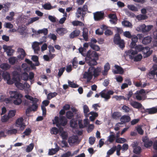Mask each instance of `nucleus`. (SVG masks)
I'll list each match as a JSON object with an SVG mask.
<instances>
[{"mask_svg": "<svg viewBox=\"0 0 157 157\" xmlns=\"http://www.w3.org/2000/svg\"><path fill=\"white\" fill-rule=\"evenodd\" d=\"M2 76L5 80L7 81V83L8 84L11 85L14 82L12 78H11L10 74L7 72H4L2 75Z\"/></svg>", "mask_w": 157, "mask_h": 157, "instance_id": "nucleus-9", "label": "nucleus"}, {"mask_svg": "<svg viewBox=\"0 0 157 157\" xmlns=\"http://www.w3.org/2000/svg\"><path fill=\"white\" fill-rule=\"evenodd\" d=\"M53 123L54 124H56V126L58 127L60 126L59 119L58 117L56 116L54 118V121H53Z\"/></svg>", "mask_w": 157, "mask_h": 157, "instance_id": "nucleus-50", "label": "nucleus"}, {"mask_svg": "<svg viewBox=\"0 0 157 157\" xmlns=\"http://www.w3.org/2000/svg\"><path fill=\"white\" fill-rule=\"evenodd\" d=\"M60 124V125L64 126L66 125L67 123V119L64 116H62L59 119Z\"/></svg>", "mask_w": 157, "mask_h": 157, "instance_id": "nucleus-28", "label": "nucleus"}, {"mask_svg": "<svg viewBox=\"0 0 157 157\" xmlns=\"http://www.w3.org/2000/svg\"><path fill=\"white\" fill-rule=\"evenodd\" d=\"M80 33V31L79 30L75 29L69 35V38L70 39H73L75 37L78 36Z\"/></svg>", "mask_w": 157, "mask_h": 157, "instance_id": "nucleus-18", "label": "nucleus"}, {"mask_svg": "<svg viewBox=\"0 0 157 157\" xmlns=\"http://www.w3.org/2000/svg\"><path fill=\"white\" fill-rule=\"evenodd\" d=\"M141 148L140 146L136 147L134 148L133 152L136 154H139L141 152Z\"/></svg>", "mask_w": 157, "mask_h": 157, "instance_id": "nucleus-54", "label": "nucleus"}, {"mask_svg": "<svg viewBox=\"0 0 157 157\" xmlns=\"http://www.w3.org/2000/svg\"><path fill=\"white\" fill-rule=\"evenodd\" d=\"M153 70L150 71L148 74L150 77H154L157 72V64H154L152 67Z\"/></svg>", "mask_w": 157, "mask_h": 157, "instance_id": "nucleus-19", "label": "nucleus"}, {"mask_svg": "<svg viewBox=\"0 0 157 157\" xmlns=\"http://www.w3.org/2000/svg\"><path fill=\"white\" fill-rule=\"evenodd\" d=\"M126 55L128 56L131 59H134L135 61H139L141 60L142 56L141 54H139L134 57V56L137 54L136 51H134L131 49L128 50L125 52Z\"/></svg>", "mask_w": 157, "mask_h": 157, "instance_id": "nucleus-3", "label": "nucleus"}, {"mask_svg": "<svg viewBox=\"0 0 157 157\" xmlns=\"http://www.w3.org/2000/svg\"><path fill=\"white\" fill-rule=\"evenodd\" d=\"M130 104L134 108L138 109H139L143 107L140 103L132 100L130 101Z\"/></svg>", "mask_w": 157, "mask_h": 157, "instance_id": "nucleus-16", "label": "nucleus"}, {"mask_svg": "<svg viewBox=\"0 0 157 157\" xmlns=\"http://www.w3.org/2000/svg\"><path fill=\"white\" fill-rule=\"evenodd\" d=\"M115 138L116 137L114 134L110 135L108 137L107 141L111 143L114 141Z\"/></svg>", "mask_w": 157, "mask_h": 157, "instance_id": "nucleus-37", "label": "nucleus"}, {"mask_svg": "<svg viewBox=\"0 0 157 157\" xmlns=\"http://www.w3.org/2000/svg\"><path fill=\"white\" fill-rule=\"evenodd\" d=\"M37 33L39 34L43 33L44 35H46L48 33V30L47 29L44 28L42 29L38 30Z\"/></svg>", "mask_w": 157, "mask_h": 157, "instance_id": "nucleus-45", "label": "nucleus"}, {"mask_svg": "<svg viewBox=\"0 0 157 157\" xmlns=\"http://www.w3.org/2000/svg\"><path fill=\"white\" fill-rule=\"evenodd\" d=\"M10 119L8 116L6 115H5L1 117V121L3 122H7L9 119Z\"/></svg>", "mask_w": 157, "mask_h": 157, "instance_id": "nucleus-51", "label": "nucleus"}, {"mask_svg": "<svg viewBox=\"0 0 157 157\" xmlns=\"http://www.w3.org/2000/svg\"><path fill=\"white\" fill-rule=\"evenodd\" d=\"M59 130L58 128L56 127L52 128L51 130V133L52 134L56 135L58 133Z\"/></svg>", "mask_w": 157, "mask_h": 157, "instance_id": "nucleus-61", "label": "nucleus"}, {"mask_svg": "<svg viewBox=\"0 0 157 157\" xmlns=\"http://www.w3.org/2000/svg\"><path fill=\"white\" fill-rule=\"evenodd\" d=\"M19 51L21 53V54L18 58H20L22 59L24 58L26 55V53L25 50L22 48L19 49Z\"/></svg>", "mask_w": 157, "mask_h": 157, "instance_id": "nucleus-40", "label": "nucleus"}, {"mask_svg": "<svg viewBox=\"0 0 157 157\" xmlns=\"http://www.w3.org/2000/svg\"><path fill=\"white\" fill-rule=\"evenodd\" d=\"M144 113H148V114H152L157 113V108L153 107L151 108L147 109L144 110Z\"/></svg>", "mask_w": 157, "mask_h": 157, "instance_id": "nucleus-17", "label": "nucleus"}, {"mask_svg": "<svg viewBox=\"0 0 157 157\" xmlns=\"http://www.w3.org/2000/svg\"><path fill=\"white\" fill-rule=\"evenodd\" d=\"M136 18L139 20H141L146 19L147 18V17L145 14H140L137 15Z\"/></svg>", "mask_w": 157, "mask_h": 157, "instance_id": "nucleus-38", "label": "nucleus"}, {"mask_svg": "<svg viewBox=\"0 0 157 157\" xmlns=\"http://www.w3.org/2000/svg\"><path fill=\"white\" fill-rule=\"evenodd\" d=\"M9 61L10 64L11 65H14L16 62L17 61V59L16 57H12L9 59Z\"/></svg>", "mask_w": 157, "mask_h": 157, "instance_id": "nucleus-42", "label": "nucleus"}, {"mask_svg": "<svg viewBox=\"0 0 157 157\" xmlns=\"http://www.w3.org/2000/svg\"><path fill=\"white\" fill-rule=\"evenodd\" d=\"M113 42L115 44L119 45V47L123 48L125 47V43L123 40H121L120 34L116 33L113 38Z\"/></svg>", "mask_w": 157, "mask_h": 157, "instance_id": "nucleus-5", "label": "nucleus"}, {"mask_svg": "<svg viewBox=\"0 0 157 157\" xmlns=\"http://www.w3.org/2000/svg\"><path fill=\"white\" fill-rule=\"evenodd\" d=\"M152 25H148L146 26L144 24L139 25L137 27V30L143 33L147 32L150 31L153 28Z\"/></svg>", "mask_w": 157, "mask_h": 157, "instance_id": "nucleus-6", "label": "nucleus"}, {"mask_svg": "<svg viewBox=\"0 0 157 157\" xmlns=\"http://www.w3.org/2000/svg\"><path fill=\"white\" fill-rule=\"evenodd\" d=\"M72 65L73 67L75 68H76L77 67V65L78 64V62L77 61V58H74L72 62Z\"/></svg>", "mask_w": 157, "mask_h": 157, "instance_id": "nucleus-63", "label": "nucleus"}, {"mask_svg": "<svg viewBox=\"0 0 157 157\" xmlns=\"http://www.w3.org/2000/svg\"><path fill=\"white\" fill-rule=\"evenodd\" d=\"M25 97L26 99L32 101V102H33L34 101H36V102L38 101H39L38 99L37 98H33L32 96L29 95H25Z\"/></svg>", "mask_w": 157, "mask_h": 157, "instance_id": "nucleus-41", "label": "nucleus"}, {"mask_svg": "<svg viewBox=\"0 0 157 157\" xmlns=\"http://www.w3.org/2000/svg\"><path fill=\"white\" fill-rule=\"evenodd\" d=\"M29 75L28 74L25 72L23 73L21 75V79L24 81H27L28 80Z\"/></svg>", "mask_w": 157, "mask_h": 157, "instance_id": "nucleus-53", "label": "nucleus"}, {"mask_svg": "<svg viewBox=\"0 0 157 157\" xmlns=\"http://www.w3.org/2000/svg\"><path fill=\"white\" fill-rule=\"evenodd\" d=\"M114 92L112 90H109L106 93L101 91L100 92V94L101 98H104L105 101H107L110 98V95L113 94Z\"/></svg>", "mask_w": 157, "mask_h": 157, "instance_id": "nucleus-10", "label": "nucleus"}, {"mask_svg": "<svg viewBox=\"0 0 157 157\" xmlns=\"http://www.w3.org/2000/svg\"><path fill=\"white\" fill-rule=\"evenodd\" d=\"M59 151L58 148L54 149L52 148L51 149H49L48 153L49 155H52L56 153Z\"/></svg>", "mask_w": 157, "mask_h": 157, "instance_id": "nucleus-44", "label": "nucleus"}, {"mask_svg": "<svg viewBox=\"0 0 157 157\" xmlns=\"http://www.w3.org/2000/svg\"><path fill=\"white\" fill-rule=\"evenodd\" d=\"M128 7L129 10L132 11H138L137 8L133 5H128Z\"/></svg>", "mask_w": 157, "mask_h": 157, "instance_id": "nucleus-56", "label": "nucleus"}, {"mask_svg": "<svg viewBox=\"0 0 157 157\" xmlns=\"http://www.w3.org/2000/svg\"><path fill=\"white\" fill-rule=\"evenodd\" d=\"M88 10L87 6L86 5H84L82 7H78L76 13V17L78 18L80 17L81 15L82 17L81 18V20L83 21L84 17L86 14V11Z\"/></svg>", "mask_w": 157, "mask_h": 157, "instance_id": "nucleus-4", "label": "nucleus"}, {"mask_svg": "<svg viewBox=\"0 0 157 157\" xmlns=\"http://www.w3.org/2000/svg\"><path fill=\"white\" fill-rule=\"evenodd\" d=\"M72 24L74 26H84V25L82 22L78 21H75L72 22Z\"/></svg>", "mask_w": 157, "mask_h": 157, "instance_id": "nucleus-34", "label": "nucleus"}, {"mask_svg": "<svg viewBox=\"0 0 157 157\" xmlns=\"http://www.w3.org/2000/svg\"><path fill=\"white\" fill-rule=\"evenodd\" d=\"M122 24L124 26L127 27H130L132 26L131 23L128 21H123L122 22Z\"/></svg>", "mask_w": 157, "mask_h": 157, "instance_id": "nucleus-62", "label": "nucleus"}, {"mask_svg": "<svg viewBox=\"0 0 157 157\" xmlns=\"http://www.w3.org/2000/svg\"><path fill=\"white\" fill-rule=\"evenodd\" d=\"M142 52L144 58L149 56L152 53V51H151L150 49L147 47H144Z\"/></svg>", "mask_w": 157, "mask_h": 157, "instance_id": "nucleus-12", "label": "nucleus"}, {"mask_svg": "<svg viewBox=\"0 0 157 157\" xmlns=\"http://www.w3.org/2000/svg\"><path fill=\"white\" fill-rule=\"evenodd\" d=\"M34 146V144L33 143L30 144L26 149V151L28 152L31 151L33 148Z\"/></svg>", "mask_w": 157, "mask_h": 157, "instance_id": "nucleus-47", "label": "nucleus"}, {"mask_svg": "<svg viewBox=\"0 0 157 157\" xmlns=\"http://www.w3.org/2000/svg\"><path fill=\"white\" fill-rule=\"evenodd\" d=\"M93 76V74L91 71H90L89 68L87 72H85L83 77L84 78L86 79L87 82H89L92 79Z\"/></svg>", "mask_w": 157, "mask_h": 157, "instance_id": "nucleus-13", "label": "nucleus"}, {"mask_svg": "<svg viewBox=\"0 0 157 157\" xmlns=\"http://www.w3.org/2000/svg\"><path fill=\"white\" fill-rule=\"evenodd\" d=\"M82 36L84 40L87 41L88 40V29L86 28L83 29Z\"/></svg>", "mask_w": 157, "mask_h": 157, "instance_id": "nucleus-26", "label": "nucleus"}, {"mask_svg": "<svg viewBox=\"0 0 157 157\" xmlns=\"http://www.w3.org/2000/svg\"><path fill=\"white\" fill-rule=\"evenodd\" d=\"M68 83L69 86L72 88H76L78 87L79 86L78 85L75 84L73 82H72L69 80L68 81Z\"/></svg>", "mask_w": 157, "mask_h": 157, "instance_id": "nucleus-49", "label": "nucleus"}, {"mask_svg": "<svg viewBox=\"0 0 157 157\" xmlns=\"http://www.w3.org/2000/svg\"><path fill=\"white\" fill-rule=\"evenodd\" d=\"M89 46L92 49L95 51H98L100 49V47L98 45L95 44L91 42L89 43Z\"/></svg>", "mask_w": 157, "mask_h": 157, "instance_id": "nucleus-31", "label": "nucleus"}, {"mask_svg": "<svg viewBox=\"0 0 157 157\" xmlns=\"http://www.w3.org/2000/svg\"><path fill=\"white\" fill-rule=\"evenodd\" d=\"M57 94V93L55 92L50 93L47 94V99L50 100L52 98L56 97Z\"/></svg>", "mask_w": 157, "mask_h": 157, "instance_id": "nucleus-35", "label": "nucleus"}, {"mask_svg": "<svg viewBox=\"0 0 157 157\" xmlns=\"http://www.w3.org/2000/svg\"><path fill=\"white\" fill-rule=\"evenodd\" d=\"M144 47L142 45H137L135 47L136 50L135 51H136L137 52H142Z\"/></svg>", "mask_w": 157, "mask_h": 157, "instance_id": "nucleus-55", "label": "nucleus"}, {"mask_svg": "<svg viewBox=\"0 0 157 157\" xmlns=\"http://www.w3.org/2000/svg\"><path fill=\"white\" fill-rule=\"evenodd\" d=\"M57 33L60 36H62L67 33L66 29L63 28H58L56 30Z\"/></svg>", "mask_w": 157, "mask_h": 157, "instance_id": "nucleus-20", "label": "nucleus"}, {"mask_svg": "<svg viewBox=\"0 0 157 157\" xmlns=\"http://www.w3.org/2000/svg\"><path fill=\"white\" fill-rule=\"evenodd\" d=\"M116 146H113L110 149H109L107 152V154L108 155H112L116 151Z\"/></svg>", "mask_w": 157, "mask_h": 157, "instance_id": "nucleus-52", "label": "nucleus"}, {"mask_svg": "<svg viewBox=\"0 0 157 157\" xmlns=\"http://www.w3.org/2000/svg\"><path fill=\"white\" fill-rule=\"evenodd\" d=\"M116 141L118 143H123L126 141V140L124 138H120L117 139L116 140Z\"/></svg>", "mask_w": 157, "mask_h": 157, "instance_id": "nucleus-59", "label": "nucleus"}, {"mask_svg": "<svg viewBox=\"0 0 157 157\" xmlns=\"http://www.w3.org/2000/svg\"><path fill=\"white\" fill-rule=\"evenodd\" d=\"M23 119L22 117H20L18 118L16 122V126L17 127H19V129L23 130L25 127V125L23 123Z\"/></svg>", "mask_w": 157, "mask_h": 157, "instance_id": "nucleus-11", "label": "nucleus"}, {"mask_svg": "<svg viewBox=\"0 0 157 157\" xmlns=\"http://www.w3.org/2000/svg\"><path fill=\"white\" fill-rule=\"evenodd\" d=\"M17 132V130L16 129H13L11 130H8L7 131V133L10 135L13 134H15Z\"/></svg>", "mask_w": 157, "mask_h": 157, "instance_id": "nucleus-58", "label": "nucleus"}, {"mask_svg": "<svg viewBox=\"0 0 157 157\" xmlns=\"http://www.w3.org/2000/svg\"><path fill=\"white\" fill-rule=\"evenodd\" d=\"M86 62L90 66L98 64L97 60L99 59V56L95 51L89 50L87 52L85 58Z\"/></svg>", "mask_w": 157, "mask_h": 157, "instance_id": "nucleus-1", "label": "nucleus"}, {"mask_svg": "<svg viewBox=\"0 0 157 157\" xmlns=\"http://www.w3.org/2000/svg\"><path fill=\"white\" fill-rule=\"evenodd\" d=\"M114 67L117 69V70H115L113 71L114 74H122L124 72L123 69L120 66L117 65H115Z\"/></svg>", "mask_w": 157, "mask_h": 157, "instance_id": "nucleus-22", "label": "nucleus"}, {"mask_svg": "<svg viewBox=\"0 0 157 157\" xmlns=\"http://www.w3.org/2000/svg\"><path fill=\"white\" fill-rule=\"evenodd\" d=\"M78 137L76 136H73L68 138V142L71 145L77 142L78 140Z\"/></svg>", "mask_w": 157, "mask_h": 157, "instance_id": "nucleus-21", "label": "nucleus"}, {"mask_svg": "<svg viewBox=\"0 0 157 157\" xmlns=\"http://www.w3.org/2000/svg\"><path fill=\"white\" fill-rule=\"evenodd\" d=\"M39 18L37 17L30 18L28 21V24L29 25L32 23L33 22L38 20Z\"/></svg>", "mask_w": 157, "mask_h": 157, "instance_id": "nucleus-46", "label": "nucleus"}, {"mask_svg": "<svg viewBox=\"0 0 157 157\" xmlns=\"http://www.w3.org/2000/svg\"><path fill=\"white\" fill-rule=\"evenodd\" d=\"M65 67H61L59 69V72L58 74V75L59 77H60L63 75V72L65 71Z\"/></svg>", "mask_w": 157, "mask_h": 157, "instance_id": "nucleus-57", "label": "nucleus"}, {"mask_svg": "<svg viewBox=\"0 0 157 157\" xmlns=\"http://www.w3.org/2000/svg\"><path fill=\"white\" fill-rule=\"evenodd\" d=\"M94 18L95 21H97L103 20L105 17L104 13L102 11H97L93 13Z\"/></svg>", "mask_w": 157, "mask_h": 157, "instance_id": "nucleus-7", "label": "nucleus"}, {"mask_svg": "<svg viewBox=\"0 0 157 157\" xmlns=\"http://www.w3.org/2000/svg\"><path fill=\"white\" fill-rule=\"evenodd\" d=\"M38 101H34L33 102H32L33 103L32 105L31 106L32 110L33 111H36L37 110L38 107V104L37 103Z\"/></svg>", "mask_w": 157, "mask_h": 157, "instance_id": "nucleus-32", "label": "nucleus"}, {"mask_svg": "<svg viewBox=\"0 0 157 157\" xmlns=\"http://www.w3.org/2000/svg\"><path fill=\"white\" fill-rule=\"evenodd\" d=\"M70 126L73 128H75L77 126V123L74 119H71L70 121Z\"/></svg>", "mask_w": 157, "mask_h": 157, "instance_id": "nucleus-43", "label": "nucleus"}, {"mask_svg": "<svg viewBox=\"0 0 157 157\" xmlns=\"http://www.w3.org/2000/svg\"><path fill=\"white\" fill-rule=\"evenodd\" d=\"M46 37L45 36H44L42 40H43V41H40V42H35L33 43V44L32 45V47L33 48H36L39 47V44H42L43 42H46Z\"/></svg>", "mask_w": 157, "mask_h": 157, "instance_id": "nucleus-25", "label": "nucleus"}, {"mask_svg": "<svg viewBox=\"0 0 157 157\" xmlns=\"http://www.w3.org/2000/svg\"><path fill=\"white\" fill-rule=\"evenodd\" d=\"M12 73L13 75L12 79L14 83L15 81H21L20 75L18 72L17 71H14Z\"/></svg>", "mask_w": 157, "mask_h": 157, "instance_id": "nucleus-15", "label": "nucleus"}, {"mask_svg": "<svg viewBox=\"0 0 157 157\" xmlns=\"http://www.w3.org/2000/svg\"><path fill=\"white\" fill-rule=\"evenodd\" d=\"M124 36L128 38H131L132 37L129 31H126L124 33Z\"/></svg>", "mask_w": 157, "mask_h": 157, "instance_id": "nucleus-60", "label": "nucleus"}, {"mask_svg": "<svg viewBox=\"0 0 157 157\" xmlns=\"http://www.w3.org/2000/svg\"><path fill=\"white\" fill-rule=\"evenodd\" d=\"M152 40L151 37L148 36L144 37L142 40V43L144 44H150Z\"/></svg>", "mask_w": 157, "mask_h": 157, "instance_id": "nucleus-24", "label": "nucleus"}, {"mask_svg": "<svg viewBox=\"0 0 157 157\" xmlns=\"http://www.w3.org/2000/svg\"><path fill=\"white\" fill-rule=\"evenodd\" d=\"M89 70L90 71L94 77H97L98 76L101 72V67H97L95 68L94 67L91 66L89 68Z\"/></svg>", "mask_w": 157, "mask_h": 157, "instance_id": "nucleus-8", "label": "nucleus"}, {"mask_svg": "<svg viewBox=\"0 0 157 157\" xmlns=\"http://www.w3.org/2000/svg\"><path fill=\"white\" fill-rule=\"evenodd\" d=\"M3 48L4 49V51L6 52V53L8 56H11L13 55L14 51L10 47L4 45L3 46Z\"/></svg>", "mask_w": 157, "mask_h": 157, "instance_id": "nucleus-14", "label": "nucleus"}, {"mask_svg": "<svg viewBox=\"0 0 157 157\" xmlns=\"http://www.w3.org/2000/svg\"><path fill=\"white\" fill-rule=\"evenodd\" d=\"M121 115V113L120 112H114L112 115V117L113 119L115 120H118Z\"/></svg>", "mask_w": 157, "mask_h": 157, "instance_id": "nucleus-27", "label": "nucleus"}, {"mask_svg": "<svg viewBox=\"0 0 157 157\" xmlns=\"http://www.w3.org/2000/svg\"><path fill=\"white\" fill-rule=\"evenodd\" d=\"M120 120L123 123H124L130 121L131 118L128 115H123L121 117Z\"/></svg>", "mask_w": 157, "mask_h": 157, "instance_id": "nucleus-23", "label": "nucleus"}, {"mask_svg": "<svg viewBox=\"0 0 157 157\" xmlns=\"http://www.w3.org/2000/svg\"><path fill=\"white\" fill-rule=\"evenodd\" d=\"M66 117L67 119H71L74 117V114L72 112L69 111L66 113Z\"/></svg>", "mask_w": 157, "mask_h": 157, "instance_id": "nucleus-36", "label": "nucleus"}, {"mask_svg": "<svg viewBox=\"0 0 157 157\" xmlns=\"http://www.w3.org/2000/svg\"><path fill=\"white\" fill-rule=\"evenodd\" d=\"M110 68V66L109 63H106L104 66V71L102 72V74L103 75H106Z\"/></svg>", "mask_w": 157, "mask_h": 157, "instance_id": "nucleus-30", "label": "nucleus"}, {"mask_svg": "<svg viewBox=\"0 0 157 157\" xmlns=\"http://www.w3.org/2000/svg\"><path fill=\"white\" fill-rule=\"evenodd\" d=\"M10 67L11 66L7 63H2L0 65V67L4 70H9Z\"/></svg>", "mask_w": 157, "mask_h": 157, "instance_id": "nucleus-29", "label": "nucleus"}, {"mask_svg": "<svg viewBox=\"0 0 157 157\" xmlns=\"http://www.w3.org/2000/svg\"><path fill=\"white\" fill-rule=\"evenodd\" d=\"M16 113V111L15 110H10L8 113V115L10 118H11L15 116Z\"/></svg>", "mask_w": 157, "mask_h": 157, "instance_id": "nucleus-39", "label": "nucleus"}, {"mask_svg": "<svg viewBox=\"0 0 157 157\" xmlns=\"http://www.w3.org/2000/svg\"><path fill=\"white\" fill-rule=\"evenodd\" d=\"M9 94L11 98L15 99L13 101L14 104L19 105L21 103L23 96L21 94L16 91H10Z\"/></svg>", "mask_w": 157, "mask_h": 157, "instance_id": "nucleus-2", "label": "nucleus"}, {"mask_svg": "<svg viewBox=\"0 0 157 157\" xmlns=\"http://www.w3.org/2000/svg\"><path fill=\"white\" fill-rule=\"evenodd\" d=\"M73 155L71 154V152L68 151L67 152L63 154L61 157H69L70 156H72Z\"/></svg>", "mask_w": 157, "mask_h": 157, "instance_id": "nucleus-64", "label": "nucleus"}, {"mask_svg": "<svg viewBox=\"0 0 157 157\" xmlns=\"http://www.w3.org/2000/svg\"><path fill=\"white\" fill-rule=\"evenodd\" d=\"M32 60L36 62L35 65L38 66L39 65L40 63L38 61V57L36 56H33L32 57Z\"/></svg>", "mask_w": 157, "mask_h": 157, "instance_id": "nucleus-48", "label": "nucleus"}, {"mask_svg": "<svg viewBox=\"0 0 157 157\" xmlns=\"http://www.w3.org/2000/svg\"><path fill=\"white\" fill-rule=\"evenodd\" d=\"M20 81H15V85L17 87L21 90L24 89L25 87V85L20 82Z\"/></svg>", "mask_w": 157, "mask_h": 157, "instance_id": "nucleus-33", "label": "nucleus"}]
</instances>
